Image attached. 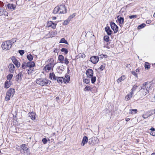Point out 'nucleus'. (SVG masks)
<instances>
[{
  "instance_id": "7c9ffc66",
  "label": "nucleus",
  "mask_w": 155,
  "mask_h": 155,
  "mask_svg": "<svg viewBox=\"0 0 155 155\" xmlns=\"http://www.w3.org/2000/svg\"><path fill=\"white\" fill-rule=\"evenodd\" d=\"M27 58L28 60L31 61L33 59V56L31 54H30L27 55Z\"/></svg>"
},
{
  "instance_id": "1a4fd4ad",
  "label": "nucleus",
  "mask_w": 155,
  "mask_h": 155,
  "mask_svg": "<svg viewBox=\"0 0 155 155\" xmlns=\"http://www.w3.org/2000/svg\"><path fill=\"white\" fill-rule=\"evenodd\" d=\"M99 58L96 56H94L90 58L91 61L93 64H96L99 61Z\"/></svg>"
},
{
  "instance_id": "0e129e2a",
  "label": "nucleus",
  "mask_w": 155,
  "mask_h": 155,
  "mask_svg": "<svg viewBox=\"0 0 155 155\" xmlns=\"http://www.w3.org/2000/svg\"><path fill=\"white\" fill-rule=\"evenodd\" d=\"M151 22V21L150 20H148L146 21V23L147 24H149Z\"/></svg>"
},
{
  "instance_id": "5701e85b",
  "label": "nucleus",
  "mask_w": 155,
  "mask_h": 155,
  "mask_svg": "<svg viewBox=\"0 0 155 155\" xmlns=\"http://www.w3.org/2000/svg\"><path fill=\"white\" fill-rule=\"evenodd\" d=\"M7 7L8 9L15 10L16 8V6L14 5L13 4H8L7 5Z\"/></svg>"
},
{
  "instance_id": "a878e982",
  "label": "nucleus",
  "mask_w": 155,
  "mask_h": 155,
  "mask_svg": "<svg viewBox=\"0 0 155 155\" xmlns=\"http://www.w3.org/2000/svg\"><path fill=\"white\" fill-rule=\"evenodd\" d=\"M59 6H57L54 8V9L53 11V13L55 14L58 13H59Z\"/></svg>"
},
{
  "instance_id": "412c9836",
  "label": "nucleus",
  "mask_w": 155,
  "mask_h": 155,
  "mask_svg": "<svg viewBox=\"0 0 155 155\" xmlns=\"http://www.w3.org/2000/svg\"><path fill=\"white\" fill-rule=\"evenodd\" d=\"M35 113L34 112H30L28 114L29 117H30L31 118V119H32L33 120H35Z\"/></svg>"
},
{
  "instance_id": "f8f14e48",
  "label": "nucleus",
  "mask_w": 155,
  "mask_h": 155,
  "mask_svg": "<svg viewBox=\"0 0 155 155\" xmlns=\"http://www.w3.org/2000/svg\"><path fill=\"white\" fill-rule=\"evenodd\" d=\"M27 67L32 68L35 66V63L33 61H29L26 63Z\"/></svg>"
},
{
  "instance_id": "c03bdc74",
  "label": "nucleus",
  "mask_w": 155,
  "mask_h": 155,
  "mask_svg": "<svg viewBox=\"0 0 155 155\" xmlns=\"http://www.w3.org/2000/svg\"><path fill=\"white\" fill-rule=\"evenodd\" d=\"M13 77V74H9L7 77L8 80H11Z\"/></svg>"
},
{
  "instance_id": "c85d7f7f",
  "label": "nucleus",
  "mask_w": 155,
  "mask_h": 155,
  "mask_svg": "<svg viewBox=\"0 0 155 155\" xmlns=\"http://www.w3.org/2000/svg\"><path fill=\"white\" fill-rule=\"evenodd\" d=\"M12 97V95L9 94V93L8 92V91L6 93V96L5 97V99L6 101H8L10 99V97Z\"/></svg>"
},
{
  "instance_id": "f3484780",
  "label": "nucleus",
  "mask_w": 155,
  "mask_h": 155,
  "mask_svg": "<svg viewBox=\"0 0 155 155\" xmlns=\"http://www.w3.org/2000/svg\"><path fill=\"white\" fill-rule=\"evenodd\" d=\"M133 94V92L131 91L128 94H127V95L125 97V100L127 101L130 100V99L132 97Z\"/></svg>"
},
{
  "instance_id": "ea45409f",
  "label": "nucleus",
  "mask_w": 155,
  "mask_h": 155,
  "mask_svg": "<svg viewBox=\"0 0 155 155\" xmlns=\"http://www.w3.org/2000/svg\"><path fill=\"white\" fill-rule=\"evenodd\" d=\"M60 43H62L66 44H68L67 41L64 38H62L61 39V40L60 41Z\"/></svg>"
},
{
  "instance_id": "dca6fc26",
  "label": "nucleus",
  "mask_w": 155,
  "mask_h": 155,
  "mask_svg": "<svg viewBox=\"0 0 155 155\" xmlns=\"http://www.w3.org/2000/svg\"><path fill=\"white\" fill-rule=\"evenodd\" d=\"M8 68L10 72L11 73H13L15 69V66L13 64H10L9 65Z\"/></svg>"
},
{
  "instance_id": "b1692460",
  "label": "nucleus",
  "mask_w": 155,
  "mask_h": 155,
  "mask_svg": "<svg viewBox=\"0 0 155 155\" xmlns=\"http://www.w3.org/2000/svg\"><path fill=\"white\" fill-rule=\"evenodd\" d=\"M64 57L62 55H60L58 57V60L60 61V62L61 63H64Z\"/></svg>"
},
{
  "instance_id": "a19ab883",
  "label": "nucleus",
  "mask_w": 155,
  "mask_h": 155,
  "mask_svg": "<svg viewBox=\"0 0 155 155\" xmlns=\"http://www.w3.org/2000/svg\"><path fill=\"white\" fill-rule=\"evenodd\" d=\"M104 40L107 42H108L109 41V37L108 36H105L104 37Z\"/></svg>"
},
{
  "instance_id": "2eb2a0df",
  "label": "nucleus",
  "mask_w": 155,
  "mask_h": 155,
  "mask_svg": "<svg viewBox=\"0 0 155 155\" xmlns=\"http://www.w3.org/2000/svg\"><path fill=\"white\" fill-rule=\"evenodd\" d=\"M153 114V113L150 114V112L147 111L143 115L142 117L144 119L147 118Z\"/></svg>"
},
{
  "instance_id": "39448f33",
  "label": "nucleus",
  "mask_w": 155,
  "mask_h": 155,
  "mask_svg": "<svg viewBox=\"0 0 155 155\" xmlns=\"http://www.w3.org/2000/svg\"><path fill=\"white\" fill-rule=\"evenodd\" d=\"M21 150H22L24 153L25 155H30V150L27 147V145L25 144H22L21 145Z\"/></svg>"
},
{
  "instance_id": "72a5a7b5",
  "label": "nucleus",
  "mask_w": 155,
  "mask_h": 155,
  "mask_svg": "<svg viewBox=\"0 0 155 155\" xmlns=\"http://www.w3.org/2000/svg\"><path fill=\"white\" fill-rule=\"evenodd\" d=\"M27 72L28 74H31L33 71H34V68H29L28 69H27Z\"/></svg>"
},
{
  "instance_id": "e2e57ef3",
  "label": "nucleus",
  "mask_w": 155,
  "mask_h": 155,
  "mask_svg": "<svg viewBox=\"0 0 155 155\" xmlns=\"http://www.w3.org/2000/svg\"><path fill=\"white\" fill-rule=\"evenodd\" d=\"M16 149L19 151L21 150V147L18 146L17 147H16Z\"/></svg>"
},
{
  "instance_id": "052dcab7",
  "label": "nucleus",
  "mask_w": 155,
  "mask_h": 155,
  "mask_svg": "<svg viewBox=\"0 0 155 155\" xmlns=\"http://www.w3.org/2000/svg\"><path fill=\"white\" fill-rule=\"evenodd\" d=\"M131 73L133 75H134L136 77H137V74L136 73V72H135V71H132Z\"/></svg>"
},
{
  "instance_id": "37998d69",
  "label": "nucleus",
  "mask_w": 155,
  "mask_h": 155,
  "mask_svg": "<svg viewBox=\"0 0 155 155\" xmlns=\"http://www.w3.org/2000/svg\"><path fill=\"white\" fill-rule=\"evenodd\" d=\"M50 61L51 62L48 64L50 65L51 66V67H53L54 65V64L53 63V62L54 61L53 59V58H50Z\"/></svg>"
},
{
  "instance_id": "09e8293b",
  "label": "nucleus",
  "mask_w": 155,
  "mask_h": 155,
  "mask_svg": "<svg viewBox=\"0 0 155 155\" xmlns=\"http://www.w3.org/2000/svg\"><path fill=\"white\" fill-rule=\"evenodd\" d=\"M75 16V14L73 13L72 15H71L68 18L69 19V20H71V19L73 18Z\"/></svg>"
},
{
  "instance_id": "5fc2aeb1",
  "label": "nucleus",
  "mask_w": 155,
  "mask_h": 155,
  "mask_svg": "<svg viewBox=\"0 0 155 155\" xmlns=\"http://www.w3.org/2000/svg\"><path fill=\"white\" fill-rule=\"evenodd\" d=\"M137 16L136 15H132L129 16V18L130 19L134 18H137Z\"/></svg>"
},
{
  "instance_id": "cd10ccee",
  "label": "nucleus",
  "mask_w": 155,
  "mask_h": 155,
  "mask_svg": "<svg viewBox=\"0 0 155 155\" xmlns=\"http://www.w3.org/2000/svg\"><path fill=\"white\" fill-rule=\"evenodd\" d=\"M64 80L63 77H57V81L59 83H62V81Z\"/></svg>"
},
{
  "instance_id": "774afa93",
  "label": "nucleus",
  "mask_w": 155,
  "mask_h": 155,
  "mask_svg": "<svg viewBox=\"0 0 155 155\" xmlns=\"http://www.w3.org/2000/svg\"><path fill=\"white\" fill-rule=\"evenodd\" d=\"M126 67H130V64H128L127 65H126Z\"/></svg>"
},
{
  "instance_id": "6ab92c4d",
  "label": "nucleus",
  "mask_w": 155,
  "mask_h": 155,
  "mask_svg": "<svg viewBox=\"0 0 155 155\" xmlns=\"http://www.w3.org/2000/svg\"><path fill=\"white\" fill-rule=\"evenodd\" d=\"M117 18L120 24L122 25L123 24L124 20V19L123 17H121L120 15H118L117 17Z\"/></svg>"
},
{
  "instance_id": "aec40b11",
  "label": "nucleus",
  "mask_w": 155,
  "mask_h": 155,
  "mask_svg": "<svg viewBox=\"0 0 155 155\" xmlns=\"http://www.w3.org/2000/svg\"><path fill=\"white\" fill-rule=\"evenodd\" d=\"M11 83L12 82L10 81H6L5 83V88H8L10 87Z\"/></svg>"
},
{
  "instance_id": "e433bc0d",
  "label": "nucleus",
  "mask_w": 155,
  "mask_h": 155,
  "mask_svg": "<svg viewBox=\"0 0 155 155\" xmlns=\"http://www.w3.org/2000/svg\"><path fill=\"white\" fill-rule=\"evenodd\" d=\"M146 25V24L144 23H142L141 25H139L137 27L138 29H140L141 28H143Z\"/></svg>"
},
{
  "instance_id": "4468645a",
  "label": "nucleus",
  "mask_w": 155,
  "mask_h": 155,
  "mask_svg": "<svg viewBox=\"0 0 155 155\" xmlns=\"http://www.w3.org/2000/svg\"><path fill=\"white\" fill-rule=\"evenodd\" d=\"M23 77V74L22 72H20L16 75V80L17 81H21Z\"/></svg>"
},
{
  "instance_id": "c756f323",
  "label": "nucleus",
  "mask_w": 155,
  "mask_h": 155,
  "mask_svg": "<svg viewBox=\"0 0 155 155\" xmlns=\"http://www.w3.org/2000/svg\"><path fill=\"white\" fill-rule=\"evenodd\" d=\"M8 92L12 95V97L15 92V89L13 88H10L8 90Z\"/></svg>"
},
{
  "instance_id": "4c0bfd02",
  "label": "nucleus",
  "mask_w": 155,
  "mask_h": 155,
  "mask_svg": "<svg viewBox=\"0 0 155 155\" xmlns=\"http://www.w3.org/2000/svg\"><path fill=\"white\" fill-rule=\"evenodd\" d=\"M91 81L92 83L94 84L96 80V77L95 76H92V77H91Z\"/></svg>"
},
{
  "instance_id": "13d9d810",
  "label": "nucleus",
  "mask_w": 155,
  "mask_h": 155,
  "mask_svg": "<svg viewBox=\"0 0 155 155\" xmlns=\"http://www.w3.org/2000/svg\"><path fill=\"white\" fill-rule=\"evenodd\" d=\"M52 68L50 65L48 64L46 65L47 69L48 71L50 70Z\"/></svg>"
},
{
  "instance_id": "864d4df0",
  "label": "nucleus",
  "mask_w": 155,
  "mask_h": 155,
  "mask_svg": "<svg viewBox=\"0 0 155 155\" xmlns=\"http://www.w3.org/2000/svg\"><path fill=\"white\" fill-rule=\"evenodd\" d=\"M70 21V20H69V19H68V18L67 20L64 21V25H67L69 23V22Z\"/></svg>"
},
{
  "instance_id": "603ef678",
  "label": "nucleus",
  "mask_w": 155,
  "mask_h": 155,
  "mask_svg": "<svg viewBox=\"0 0 155 155\" xmlns=\"http://www.w3.org/2000/svg\"><path fill=\"white\" fill-rule=\"evenodd\" d=\"M100 58H107V55H106L101 54L99 55Z\"/></svg>"
},
{
  "instance_id": "680f3d73",
  "label": "nucleus",
  "mask_w": 155,
  "mask_h": 155,
  "mask_svg": "<svg viewBox=\"0 0 155 155\" xmlns=\"http://www.w3.org/2000/svg\"><path fill=\"white\" fill-rule=\"evenodd\" d=\"M151 135H152L153 136H155V131H151L150 133Z\"/></svg>"
},
{
  "instance_id": "49530a36",
  "label": "nucleus",
  "mask_w": 155,
  "mask_h": 155,
  "mask_svg": "<svg viewBox=\"0 0 155 155\" xmlns=\"http://www.w3.org/2000/svg\"><path fill=\"white\" fill-rule=\"evenodd\" d=\"M83 81L86 84H88L90 82V80L89 79H83Z\"/></svg>"
},
{
  "instance_id": "3c124183",
  "label": "nucleus",
  "mask_w": 155,
  "mask_h": 155,
  "mask_svg": "<svg viewBox=\"0 0 155 155\" xmlns=\"http://www.w3.org/2000/svg\"><path fill=\"white\" fill-rule=\"evenodd\" d=\"M137 86L136 85H134V86H133L132 89H131V91L133 92V91H134L136 90L137 88Z\"/></svg>"
},
{
  "instance_id": "423d86ee",
  "label": "nucleus",
  "mask_w": 155,
  "mask_h": 155,
  "mask_svg": "<svg viewBox=\"0 0 155 155\" xmlns=\"http://www.w3.org/2000/svg\"><path fill=\"white\" fill-rule=\"evenodd\" d=\"M59 14L65 13L67 12V10L65 5H61L59 6Z\"/></svg>"
},
{
  "instance_id": "c9c22d12",
  "label": "nucleus",
  "mask_w": 155,
  "mask_h": 155,
  "mask_svg": "<svg viewBox=\"0 0 155 155\" xmlns=\"http://www.w3.org/2000/svg\"><path fill=\"white\" fill-rule=\"evenodd\" d=\"M150 65L147 62H146L145 63L144 67L145 69H149L150 68Z\"/></svg>"
},
{
  "instance_id": "58836bf2",
  "label": "nucleus",
  "mask_w": 155,
  "mask_h": 155,
  "mask_svg": "<svg viewBox=\"0 0 155 155\" xmlns=\"http://www.w3.org/2000/svg\"><path fill=\"white\" fill-rule=\"evenodd\" d=\"M61 51L62 52H64L65 54H67L68 52V50L65 48H62L61 49Z\"/></svg>"
},
{
  "instance_id": "f704fd0d",
  "label": "nucleus",
  "mask_w": 155,
  "mask_h": 155,
  "mask_svg": "<svg viewBox=\"0 0 155 155\" xmlns=\"http://www.w3.org/2000/svg\"><path fill=\"white\" fill-rule=\"evenodd\" d=\"M27 64L25 62H24L22 65H21V68L22 69H25L27 67Z\"/></svg>"
},
{
  "instance_id": "2f4dec72",
  "label": "nucleus",
  "mask_w": 155,
  "mask_h": 155,
  "mask_svg": "<svg viewBox=\"0 0 155 155\" xmlns=\"http://www.w3.org/2000/svg\"><path fill=\"white\" fill-rule=\"evenodd\" d=\"M9 43L11 44L12 46V45L15 43L16 41V38H13L11 40H8Z\"/></svg>"
},
{
  "instance_id": "de8ad7c7",
  "label": "nucleus",
  "mask_w": 155,
  "mask_h": 155,
  "mask_svg": "<svg viewBox=\"0 0 155 155\" xmlns=\"http://www.w3.org/2000/svg\"><path fill=\"white\" fill-rule=\"evenodd\" d=\"M105 65L104 64H103L98 68V69H100L101 71H102L105 68Z\"/></svg>"
},
{
  "instance_id": "6e6d98bb",
  "label": "nucleus",
  "mask_w": 155,
  "mask_h": 155,
  "mask_svg": "<svg viewBox=\"0 0 155 155\" xmlns=\"http://www.w3.org/2000/svg\"><path fill=\"white\" fill-rule=\"evenodd\" d=\"M18 52L21 55H22L24 54L25 51L24 50H19L18 51Z\"/></svg>"
},
{
  "instance_id": "79ce46f5",
  "label": "nucleus",
  "mask_w": 155,
  "mask_h": 155,
  "mask_svg": "<svg viewBox=\"0 0 155 155\" xmlns=\"http://www.w3.org/2000/svg\"><path fill=\"white\" fill-rule=\"evenodd\" d=\"M53 23V22L51 21H48L47 24V26L48 27H51Z\"/></svg>"
},
{
  "instance_id": "4d7b16f0",
  "label": "nucleus",
  "mask_w": 155,
  "mask_h": 155,
  "mask_svg": "<svg viewBox=\"0 0 155 155\" xmlns=\"http://www.w3.org/2000/svg\"><path fill=\"white\" fill-rule=\"evenodd\" d=\"M42 141L44 144H46L47 141L46 138L45 137L43 138L42 140Z\"/></svg>"
},
{
  "instance_id": "8fccbe9b",
  "label": "nucleus",
  "mask_w": 155,
  "mask_h": 155,
  "mask_svg": "<svg viewBox=\"0 0 155 155\" xmlns=\"http://www.w3.org/2000/svg\"><path fill=\"white\" fill-rule=\"evenodd\" d=\"M91 88L90 86H86L85 88H84V91H91Z\"/></svg>"
},
{
  "instance_id": "338daca9",
  "label": "nucleus",
  "mask_w": 155,
  "mask_h": 155,
  "mask_svg": "<svg viewBox=\"0 0 155 155\" xmlns=\"http://www.w3.org/2000/svg\"><path fill=\"white\" fill-rule=\"evenodd\" d=\"M152 131H155V129L154 128H153V127H152L150 129Z\"/></svg>"
},
{
  "instance_id": "0eeeda50",
  "label": "nucleus",
  "mask_w": 155,
  "mask_h": 155,
  "mask_svg": "<svg viewBox=\"0 0 155 155\" xmlns=\"http://www.w3.org/2000/svg\"><path fill=\"white\" fill-rule=\"evenodd\" d=\"M111 28L114 31V33H116L118 29V27L113 22H111L110 23Z\"/></svg>"
},
{
  "instance_id": "4be33fe9",
  "label": "nucleus",
  "mask_w": 155,
  "mask_h": 155,
  "mask_svg": "<svg viewBox=\"0 0 155 155\" xmlns=\"http://www.w3.org/2000/svg\"><path fill=\"white\" fill-rule=\"evenodd\" d=\"M70 76L68 74H66L64 78V82L65 83H68L70 80Z\"/></svg>"
},
{
  "instance_id": "473e14b6",
  "label": "nucleus",
  "mask_w": 155,
  "mask_h": 155,
  "mask_svg": "<svg viewBox=\"0 0 155 155\" xmlns=\"http://www.w3.org/2000/svg\"><path fill=\"white\" fill-rule=\"evenodd\" d=\"M137 112V110L136 109H130L129 110V113L130 114H136Z\"/></svg>"
},
{
  "instance_id": "20e7f679",
  "label": "nucleus",
  "mask_w": 155,
  "mask_h": 155,
  "mask_svg": "<svg viewBox=\"0 0 155 155\" xmlns=\"http://www.w3.org/2000/svg\"><path fill=\"white\" fill-rule=\"evenodd\" d=\"M98 142V139L97 137H92L88 140L89 144L92 146H93L97 144Z\"/></svg>"
},
{
  "instance_id": "7ed1b4c3",
  "label": "nucleus",
  "mask_w": 155,
  "mask_h": 155,
  "mask_svg": "<svg viewBox=\"0 0 155 155\" xmlns=\"http://www.w3.org/2000/svg\"><path fill=\"white\" fill-rule=\"evenodd\" d=\"M12 47V46L8 40L4 42L2 45V49L5 50H9Z\"/></svg>"
},
{
  "instance_id": "f03ea898",
  "label": "nucleus",
  "mask_w": 155,
  "mask_h": 155,
  "mask_svg": "<svg viewBox=\"0 0 155 155\" xmlns=\"http://www.w3.org/2000/svg\"><path fill=\"white\" fill-rule=\"evenodd\" d=\"M36 82L37 84L42 87L45 85L48 86L51 82V81L47 79L43 78L37 79Z\"/></svg>"
},
{
  "instance_id": "69168bd1",
  "label": "nucleus",
  "mask_w": 155,
  "mask_h": 155,
  "mask_svg": "<svg viewBox=\"0 0 155 155\" xmlns=\"http://www.w3.org/2000/svg\"><path fill=\"white\" fill-rule=\"evenodd\" d=\"M148 112H150V114H151L153 113V114L155 113V112L154 110H151L150 111H148Z\"/></svg>"
},
{
  "instance_id": "ddd939ff",
  "label": "nucleus",
  "mask_w": 155,
  "mask_h": 155,
  "mask_svg": "<svg viewBox=\"0 0 155 155\" xmlns=\"http://www.w3.org/2000/svg\"><path fill=\"white\" fill-rule=\"evenodd\" d=\"M88 140V139L87 137L86 136H84L82 139L81 144V145L83 146H84V145L87 143Z\"/></svg>"
},
{
  "instance_id": "6e6552de",
  "label": "nucleus",
  "mask_w": 155,
  "mask_h": 155,
  "mask_svg": "<svg viewBox=\"0 0 155 155\" xmlns=\"http://www.w3.org/2000/svg\"><path fill=\"white\" fill-rule=\"evenodd\" d=\"M12 60L13 62L17 68H19L20 66V63L18 62L15 57L14 56L12 57Z\"/></svg>"
},
{
  "instance_id": "9d476101",
  "label": "nucleus",
  "mask_w": 155,
  "mask_h": 155,
  "mask_svg": "<svg viewBox=\"0 0 155 155\" xmlns=\"http://www.w3.org/2000/svg\"><path fill=\"white\" fill-rule=\"evenodd\" d=\"M86 74L87 77L90 78L93 76V71L91 69H88L86 71Z\"/></svg>"
},
{
  "instance_id": "9b49d317",
  "label": "nucleus",
  "mask_w": 155,
  "mask_h": 155,
  "mask_svg": "<svg viewBox=\"0 0 155 155\" xmlns=\"http://www.w3.org/2000/svg\"><path fill=\"white\" fill-rule=\"evenodd\" d=\"M8 13L2 7L0 6V16L3 15H8Z\"/></svg>"
},
{
  "instance_id": "a211bd4d",
  "label": "nucleus",
  "mask_w": 155,
  "mask_h": 155,
  "mask_svg": "<svg viewBox=\"0 0 155 155\" xmlns=\"http://www.w3.org/2000/svg\"><path fill=\"white\" fill-rule=\"evenodd\" d=\"M105 31L108 35H110L112 34V31L109 27H106L105 28Z\"/></svg>"
},
{
  "instance_id": "393cba45",
  "label": "nucleus",
  "mask_w": 155,
  "mask_h": 155,
  "mask_svg": "<svg viewBox=\"0 0 155 155\" xmlns=\"http://www.w3.org/2000/svg\"><path fill=\"white\" fill-rule=\"evenodd\" d=\"M126 78V77L125 75H122L121 77L119 78L117 80V82L119 83L120 82L122 81H123Z\"/></svg>"
},
{
  "instance_id": "bf43d9fd",
  "label": "nucleus",
  "mask_w": 155,
  "mask_h": 155,
  "mask_svg": "<svg viewBox=\"0 0 155 155\" xmlns=\"http://www.w3.org/2000/svg\"><path fill=\"white\" fill-rule=\"evenodd\" d=\"M56 25L57 24L56 23H53V24L52 25V26H51V27L53 29H55L56 28Z\"/></svg>"
},
{
  "instance_id": "a18cd8bd",
  "label": "nucleus",
  "mask_w": 155,
  "mask_h": 155,
  "mask_svg": "<svg viewBox=\"0 0 155 155\" xmlns=\"http://www.w3.org/2000/svg\"><path fill=\"white\" fill-rule=\"evenodd\" d=\"M64 63L66 65H68L69 63V61L67 58H64Z\"/></svg>"
},
{
  "instance_id": "bb28decb",
  "label": "nucleus",
  "mask_w": 155,
  "mask_h": 155,
  "mask_svg": "<svg viewBox=\"0 0 155 155\" xmlns=\"http://www.w3.org/2000/svg\"><path fill=\"white\" fill-rule=\"evenodd\" d=\"M50 78L53 80H56V76L55 74L53 73H51L50 74Z\"/></svg>"
},
{
  "instance_id": "f257e3e1",
  "label": "nucleus",
  "mask_w": 155,
  "mask_h": 155,
  "mask_svg": "<svg viewBox=\"0 0 155 155\" xmlns=\"http://www.w3.org/2000/svg\"><path fill=\"white\" fill-rule=\"evenodd\" d=\"M151 87V84L150 83L146 82L144 83L142 86L141 87L140 90L142 93V95L143 96L146 95L149 92L148 89Z\"/></svg>"
}]
</instances>
